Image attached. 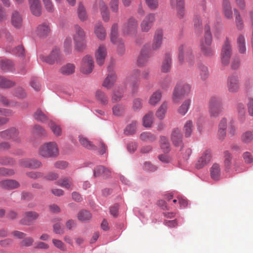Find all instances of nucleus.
I'll return each mask as SVG.
<instances>
[{"instance_id": "f257e3e1", "label": "nucleus", "mask_w": 253, "mask_h": 253, "mask_svg": "<svg viewBox=\"0 0 253 253\" xmlns=\"http://www.w3.org/2000/svg\"><path fill=\"white\" fill-rule=\"evenodd\" d=\"M38 153L43 158H54L59 155V150L56 142H49L43 144L40 147Z\"/></svg>"}, {"instance_id": "f03ea898", "label": "nucleus", "mask_w": 253, "mask_h": 253, "mask_svg": "<svg viewBox=\"0 0 253 253\" xmlns=\"http://www.w3.org/2000/svg\"><path fill=\"white\" fill-rule=\"evenodd\" d=\"M85 33L84 30L80 26L76 25L74 26V34L73 40L76 50L81 51L86 47Z\"/></svg>"}, {"instance_id": "7ed1b4c3", "label": "nucleus", "mask_w": 253, "mask_h": 253, "mask_svg": "<svg viewBox=\"0 0 253 253\" xmlns=\"http://www.w3.org/2000/svg\"><path fill=\"white\" fill-rule=\"evenodd\" d=\"M205 33L204 39L201 42V50L204 55L211 56L213 54L214 51L211 46L212 36L209 25L205 26Z\"/></svg>"}, {"instance_id": "20e7f679", "label": "nucleus", "mask_w": 253, "mask_h": 253, "mask_svg": "<svg viewBox=\"0 0 253 253\" xmlns=\"http://www.w3.org/2000/svg\"><path fill=\"white\" fill-rule=\"evenodd\" d=\"M178 59L180 64L185 60L191 65L194 61V56L192 48L187 45H181L178 49Z\"/></svg>"}, {"instance_id": "39448f33", "label": "nucleus", "mask_w": 253, "mask_h": 253, "mask_svg": "<svg viewBox=\"0 0 253 253\" xmlns=\"http://www.w3.org/2000/svg\"><path fill=\"white\" fill-rule=\"evenodd\" d=\"M223 110L222 99L217 96L211 97L209 103V113L212 118H217Z\"/></svg>"}, {"instance_id": "423d86ee", "label": "nucleus", "mask_w": 253, "mask_h": 253, "mask_svg": "<svg viewBox=\"0 0 253 253\" xmlns=\"http://www.w3.org/2000/svg\"><path fill=\"white\" fill-rule=\"evenodd\" d=\"M191 90V86L185 83L180 82L176 84L172 94V101L178 103L184 96L188 95Z\"/></svg>"}, {"instance_id": "0eeeda50", "label": "nucleus", "mask_w": 253, "mask_h": 253, "mask_svg": "<svg viewBox=\"0 0 253 253\" xmlns=\"http://www.w3.org/2000/svg\"><path fill=\"white\" fill-rule=\"evenodd\" d=\"M137 20L133 17H131L128 19L123 24L122 28V32L125 36L133 37L137 34Z\"/></svg>"}, {"instance_id": "6e6552de", "label": "nucleus", "mask_w": 253, "mask_h": 253, "mask_svg": "<svg viewBox=\"0 0 253 253\" xmlns=\"http://www.w3.org/2000/svg\"><path fill=\"white\" fill-rule=\"evenodd\" d=\"M140 75V70L134 69L126 78V84L131 88L133 92H135L138 88Z\"/></svg>"}, {"instance_id": "1a4fd4ad", "label": "nucleus", "mask_w": 253, "mask_h": 253, "mask_svg": "<svg viewBox=\"0 0 253 253\" xmlns=\"http://www.w3.org/2000/svg\"><path fill=\"white\" fill-rule=\"evenodd\" d=\"M231 53V43L227 39L222 46L221 52V61L222 65L226 66L229 64Z\"/></svg>"}, {"instance_id": "9d476101", "label": "nucleus", "mask_w": 253, "mask_h": 253, "mask_svg": "<svg viewBox=\"0 0 253 253\" xmlns=\"http://www.w3.org/2000/svg\"><path fill=\"white\" fill-rule=\"evenodd\" d=\"M0 136L3 138L11 139L16 143H19L21 141L19 131L15 127L0 132Z\"/></svg>"}, {"instance_id": "9b49d317", "label": "nucleus", "mask_w": 253, "mask_h": 253, "mask_svg": "<svg viewBox=\"0 0 253 253\" xmlns=\"http://www.w3.org/2000/svg\"><path fill=\"white\" fill-rule=\"evenodd\" d=\"M94 67V62L91 56H85L82 59L80 71L84 74H89Z\"/></svg>"}, {"instance_id": "f8f14e48", "label": "nucleus", "mask_w": 253, "mask_h": 253, "mask_svg": "<svg viewBox=\"0 0 253 253\" xmlns=\"http://www.w3.org/2000/svg\"><path fill=\"white\" fill-rule=\"evenodd\" d=\"M240 81L237 75L229 76L227 80V87L230 93H236L240 88Z\"/></svg>"}, {"instance_id": "ddd939ff", "label": "nucleus", "mask_w": 253, "mask_h": 253, "mask_svg": "<svg viewBox=\"0 0 253 253\" xmlns=\"http://www.w3.org/2000/svg\"><path fill=\"white\" fill-rule=\"evenodd\" d=\"M60 51L57 48H54L48 56L41 55L40 58L49 64H53L60 60Z\"/></svg>"}, {"instance_id": "4468645a", "label": "nucleus", "mask_w": 253, "mask_h": 253, "mask_svg": "<svg viewBox=\"0 0 253 253\" xmlns=\"http://www.w3.org/2000/svg\"><path fill=\"white\" fill-rule=\"evenodd\" d=\"M211 160V153L210 150H205L196 164V168L201 169L209 164Z\"/></svg>"}, {"instance_id": "2eb2a0df", "label": "nucleus", "mask_w": 253, "mask_h": 253, "mask_svg": "<svg viewBox=\"0 0 253 253\" xmlns=\"http://www.w3.org/2000/svg\"><path fill=\"white\" fill-rule=\"evenodd\" d=\"M155 20V15L152 13L147 15L140 24L142 32H148L153 26Z\"/></svg>"}, {"instance_id": "dca6fc26", "label": "nucleus", "mask_w": 253, "mask_h": 253, "mask_svg": "<svg viewBox=\"0 0 253 253\" xmlns=\"http://www.w3.org/2000/svg\"><path fill=\"white\" fill-rule=\"evenodd\" d=\"M106 55V47L104 45H100L95 53L96 61L98 65L101 66L104 64Z\"/></svg>"}, {"instance_id": "f3484780", "label": "nucleus", "mask_w": 253, "mask_h": 253, "mask_svg": "<svg viewBox=\"0 0 253 253\" xmlns=\"http://www.w3.org/2000/svg\"><path fill=\"white\" fill-rule=\"evenodd\" d=\"M171 6L175 8L177 15L179 18H182L185 13L184 0H170Z\"/></svg>"}, {"instance_id": "a211bd4d", "label": "nucleus", "mask_w": 253, "mask_h": 253, "mask_svg": "<svg viewBox=\"0 0 253 253\" xmlns=\"http://www.w3.org/2000/svg\"><path fill=\"white\" fill-rule=\"evenodd\" d=\"M163 31L162 29H158L154 35L152 48L153 50L159 49L163 43Z\"/></svg>"}, {"instance_id": "6ab92c4d", "label": "nucleus", "mask_w": 253, "mask_h": 253, "mask_svg": "<svg viewBox=\"0 0 253 253\" xmlns=\"http://www.w3.org/2000/svg\"><path fill=\"white\" fill-rule=\"evenodd\" d=\"M150 57V54L148 48L144 46L142 48L140 55L139 56L137 61V65L138 66H144L147 63Z\"/></svg>"}, {"instance_id": "aec40b11", "label": "nucleus", "mask_w": 253, "mask_h": 253, "mask_svg": "<svg viewBox=\"0 0 253 253\" xmlns=\"http://www.w3.org/2000/svg\"><path fill=\"white\" fill-rule=\"evenodd\" d=\"M95 6L99 7L102 16L103 20L107 22L109 20V12L106 3L102 0H99L96 2Z\"/></svg>"}, {"instance_id": "412c9836", "label": "nucleus", "mask_w": 253, "mask_h": 253, "mask_svg": "<svg viewBox=\"0 0 253 253\" xmlns=\"http://www.w3.org/2000/svg\"><path fill=\"white\" fill-rule=\"evenodd\" d=\"M94 33L96 37L101 41H104L106 37V30L101 22H97L95 24Z\"/></svg>"}, {"instance_id": "4be33fe9", "label": "nucleus", "mask_w": 253, "mask_h": 253, "mask_svg": "<svg viewBox=\"0 0 253 253\" xmlns=\"http://www.w3.org/2000/svg\"><path fill=\"white\" fill-rule=\"evenodd\" d=\"M39 217V214L35 211H28L25 213L24 217L21 220V224L30 225Z\"/></svg>"}, {"instance_id": "5701e85b", "label": "nucleus", "mask_w": 253, "mask_h": 253, "mask_svg": "<svg viewBox=\"0 0 253 253\" xmlns=\"http://www.w3.org/2000/svg\"><path fill=\"white\" fill-rule=\"evenodd\" d=\"M171 138L175 146L181 147L183 146L182 135L179 129L175 128L172 131Z\"/></svg>"}, {"instance_id": "b1692460", "label": "nucleus", "mask_w": 253, "mask_h": 253, "mask_svg": "<svg viewBox=\"0 0 253 253\" xmlns=\"http://www.w3.org/2000/svg\"><path fill=\"white\" fill-rule=\"evenodd\" d=\"M12 25L15 28H20L23 24V18L22 15L17 11L12 12L11 17Z\"/></svg>"}, {"instance_id": "393cba45", "label": "nucleus", "mask_w": 253, "mask_h": 253, "mask_svg": "<svg viewBox=\"0 0 253 253\" xmlns=\"http://www.w3.org/2000/svg\"><path fill=\"white\" fill-rule=\"evenodd\" d=\"M117 77L114 71H110L104 80L103 86L108 89L111 88L116 81Z\"/></svg>"}, {"instance_id": "a878e982", "label": "nucleus", "mask_w": 253, "mask_h": 253, "mask_svg": "<svg viewBox=\"0 0 253 253\" xmlns=\"http://www.w3.org/2000/svg\"><path fill=\"white\" fill-rule=\"evenodd\" d=\"M30 9L35 16H39L42 13V6L40 0H29Z\"/></svg>"}, {"instance_id": "bb28decb", "label": "nucleus", "mask_w": 253, "mask_h": 253, "mask_svg": "<svg viewBox=\"0 0 253 253\" xmlns=\"http://www.w3.org/2000/svg\"><path fill=\"white\" fill-rule=\"evenodd\" d=\"M76 67L73 63H67L62 66L59 69V73L64 76H69L75 72Z\"/></svg>"}, {"instance_id": "cd10ccee", "label": "nucleus", "mask_w": 253, "mask_h": 253, "mask_svg": "<svg viewBox=\"0 0 253 253\" xmlns=\"http://www.w3.org/2000/svg\"><path fill=\"white\" fill-rule=\"evenodd\" d=\"M57 184L65 189L72 190L74 187L73 180L71 177L61 178L56 182Z\"/></svg>"}, {"instance_id": "c85d7f7f", "label": "nucleus", "mask_w": 253, "mask_h": 253, "mask_svg": "<svg viewBox=\"0 0 253 253\" xmlns=\"http://www.w3.org/2000/svg\"><path fill=\"white\" fill-rule=\"evenodd\" d=\"M222 11L224 16L227 19H229L232 18L233 12L231 6V3L229 0H223Z\"/></svg>"}, {"instance_id": "c756f323", "label": "nucleus", "mask_w": 253, "mask_h": 253, "mask_svg": "<svg viewBox=\"0 0 253 253\" xmlns=\"http://www.w3.org/2000/svg\"><path fill=\"white\" fill-rule=\"evenodd\" d=\"M237 47L240 54H245L246 53V40L243 35H240L237 39Z\"/></svg>"}, {"instance_id": "7c9ffc66", "label": "nucleus", "mask_w": 253, "mask_h": 253, "mask_svg": "<svg viewBox=\"0 0 253 253\" xmlns=\"http://www.w3.org/2000/svg\"><path fill=\"white\" fill-rule=\"evenodd\" d=\"M211 176L212 179L218 180L221 174V168L218 164L214 163L210 169Z\"/></svg>"}, {"instance_id": "2f4dec72", "label": "nucleus", "mask_w": 253, "mask_h": 253, "mask_svg": "<svg viewBox=\"0 0 253 253\" xmlns=\"http://www.w3.org/2000/svg\"><path fill=\"white\" fill-rule=\"evenodd\" d=\"M171 64V55L169 53L165 54L164 60L163 62L161 70L163 72L167 73L170 71Z\"/></svg>"}, {"instance_id": "473e14b6", "label": "nucleus", "mask_w": 253, "mask_h": 253, "mask_svg": "<svg viewBox=\"0 0 253 253\" xmlns=\"http://www.w3.org/2000/svg\"><path fill=\"white\" fill-rule=\"evenodd\" d=\"M0 67L4 72L12 71L14 69L13 62L7 59H1L0 60Z\"/></svg>"}, {"instance_id": "72a5a7b5", "label": "nucleus", "mask_w": 253, "mask_h": 253, "mask_svg": "<svg viewBox=\"0 0 253 253\" xmlns=\"http://www.w3.org/2000/svg\"><path fill=\"white\" fill-rule=\"evenodd\" d=\"M18 183L14 180H5L0 182V186L7 189H12L18 187Z\"/></svg>"}, {"instance_id": "f704fd0d", "label": "nucleus", "mask_w": 253, "mask_h": 253, "mask_svg": "<svg viewBox=\"0 0 253 253\" xmlns=\"http://www.w3.org/2000/svg\"><path fill=\"white\" fill-rule=\"evenodd\" d=\"M50 32L49 26L46 24H42L40 25L37 30V34L40 37H44L47 36Z\"/></svg>"}, {"instance_id": "c9c22d12", "label": "nucleus", "mask_w": 253, "mask_h": 253, "mask_svg": "<svg viewBox=\"0 0 253 253\" xmlns=\"http://www.w3.org/2000/svg\"><path fill=\"white\" fill-rule=\"evenodd\" d=\"M191 100L190 99H185L181 106L178 108V113L182 116H184L188 112L191 105Z\"/></svg>"}, {"instance_id": "e433bc0d", "label": "nucleus", "mask_w": 253, "mask_h": 253, "mask_svg": "<svg viewBox=\"0 0 253 253\" xmlns=\"http://www.w3.org/2000/svg\"><path fill=\"white\" fill-rule=\"evenodd\" d=\"M168 108V103L164 102L156 112V117L160 120H163L165 117Z\"/></svg>"}, {"instance_id": "4c0bfd02", "label": "nucleus", "mask_w": 253, "mask_h": 253, "mask_svg": "<svg viewBox=\"0 0 253 253\" xmlns=\"http://www.w3.org/2000/svg\"><path fill=\"white\" fill-rule=\"evenodd\" d=\"M118 26L117 24H114L111 29L110 40L113 43H117V42L120 40L118 38Z\"/></svg>"}, {"instance_id": "58836bf2", "label": "nucleus", "mask_w": 253, "mask_h": 253, "mask_svg": "<svg viewBox=\"0 0 253 253\" xmlns=\"http://www.w3.org/2000/svg\"><path fill=\"white\" fill-rule=\"evenodd\" d=\"M97 170L102 171V176L105 178H107L110 176L111 171L109 169L103 166H99L96 167L94 169L93 174L94 177H97L98 174Z\"/></svg>"}, {"instance_id": "ea45409f", "label": "nucleus", "mask_w": 253, "mask_h": 253, "mask_svg": "<svg viewBox=\"0 0 253 253\" xmlns=\"http://www.w3.org/2000/svg\"><path fill=\"white\" fill-rule=\"evenodd\" d=\"M194 129V126L193 122L191 120H188L186 122L183 126V131L185 137H190Z\"/></svg>"}, {"instance_id": "a19ab883", "label": "nucleus", "mask_w": 253, "mask_h": 253, "mask_svg": "<svg viewBox=\"0 0 253 253\" xmlns=\"http://www.w3.org/2000/svg\"><path fill=\"white\" fill-rule=\"evenodd\" d=\"M162 93L160 90L154 92L150 97L149 103L151 105H156L160 101Z\"/></svg>"}, {"instance_id": "79ce46f5", "label": "nucleus", "mask_w": 253, "mask_h": 253, "mask_svg": "<svg viewBox=\"0 0 253 253\" xmlns=\"http://www.w3.org/2000/svg\"><path fill=\"white\" fill-rule=\"evenodd\" d=\"M48 126L55 135L57 136L61 135L62 129L60 126L58 125L54 122L50 121L48 123Z\"/></svg>"}, {"instance_id": "37998d69", "label": "nucleus", "mask_w": 253, "mask_h": 253, "mask_svg": "<svg viewBox=\"0 0 253 253\" xmlns=\"http://www.w3.org/2000/svg\"><path fill=\"white\" fill-rule=\"evenodd\" d=\"M78 16L82 21H84L87 20V15L85 9L84 5L80 3L78 5L77 9Z\"/></svg>"}, {"instance_id": "c03bdc74", "label": "nucleus", "mask_w": 253, "mask_h": 253, "mask_svg": "<svg viewBox=\"0 0 253 253\" xmlns=\"http://www.w3.org/2000/svg\"><path fill=\"white\" fill-rule=\"evenodd\" d=\"M153 113L149 112L143 118V125L145 127H150L153 123Z\"/></svg>"}, {"instance_id": "a18cd8bd", "label": "nucleus", "mask_w": 253, "mask_h": 253, "mask_svg": "<svg viewBox=\"0 0 253 253\" xmlns=\"http://www.w3.org/2000/svg\"><path fill=\"white\" fill-rule=\"evenodd\" d=\"M95 97L97 100L103 105L108 103V100L105 93L101 90H98L95 93Z\"/></svg>"}, {"instance_id": "49530a36", "label": "nucleus", "mask_w": 253, "mask_h": 253, "mask_svg": "<svg viewBox=\"0 0 253 253\" xmlns=\"http://www.w3.org/2000/svg\"><path fill=\"white\" fill-rule=\"evenodd\" d=\"M15 83L2 76H0V87L2 88H6L11 87L14 86Z\"/></svg>"}, {"instance_id": "de8ad7c7", "label": "nucleus", "mask_w": 253, "mask_h": 253, "mask_svg": "<svg viewBox=\"0 0 253 253\" xmlns=\"http://www.w3.org/2000/svg\"><path fill=\"white\" fill-rule=\"evenodd\" d=\"M235 15V23L237 28L239 30H242L244 27V23L240 13L237 9H234Z\"/></svg>"}, {"instance_id": "09e8293b", "label": "nucleus", "mask_w": 253, "mask_h": 253, "mask_svg": "<svg viewBox=\"0 0 253 253\" xmlns=\"http://www.w3.org/2000/svg\"><path fill=\"white\" fill-rule=\"evenodd\" d=\"M34 117L36 120L42 123H45L48 120L47 116L40 109L35 112Z\"/></svg>"}, {"instance_id": "8fccbe9b", "label": "nucleus", "mask_w": 253, "mask_h": 253, "mask_svg": "<svg viewBox=\"0 0 253 253\" xmlns=\"http://www.w3.org/2000/svg\"><path fill=\"white\" fill-rule=\"evenodd\" d=\"M0 102L5 106L15 107L19 105L18 102L9 100L5 96L2 94H0Z\"/></svg>"}, {"instance_id": "3c124183", "label": "nucleus", "mask_w": 253, "mask_h": 253, "mask_svg": "<svg viewBox=\"0 0 253 253\" xmlns=\"http://www.w3.org/2000/svg\"><path fill=\"white\" fill-rule=\"evenodd\" d=\"M140 138L144 141L153 142L156 139V136L149 132H142L140 136Z\"/></svg>"}, {"instance_id": "603ef678", "label": "nucleus", "mask_w": 253, "mask_h": 253, "mask_svg": "<svg viewBox=\"0 0 253 253\" xmlns=\"http://www.w3.org/2000/svg\"><path fill=\"white\" fill-rule=\"evenodd\" d=\"M91 218V215L90 213L86 210L81 211L78 214V219L82 221L89 220Z\"/></svg>"}, {"instance_id": "864d4df0", "label": "nucleus", "mask_w": 253, "mask_h": 253, "mask_svg": "<svg viewBox=\"0 0 253 253\" xmlns=\"http://www.w3.org/2000/svg\"><path fill=\"white\" fill-rule=\"evenodd\" d=\"M160 143L161 148L165 153H168L170 151L169 143L166 137H161Z\"/></svg>"}, {"instance_id": "5fc2aeb1", "label": "nucleus", "mask_w": 253, "mask_h": 253, "mask_svg": "<svg viewBox=\"0 0 253 253\" xmlns=\"http://www.w3.org/2000/svg\"><path fill=\"white\" fill-rule=\"evenodd\" d=\"M253 140V131H247L241 136V140L245 143H250Z\"/></svg>"}, {"instance_id": "6e6d98bb", "label": "nucleus", "mask_w": 253, "mask_h": 253, "mask_svg": "<svg viewBox=\"0 0 253 253\" xmlns=\"http://www.w3.org/2000/svg\"><path fill=\"white\" fill-rule=\"evenodd\" d=\"M136 125L137 122L135 121L132 122L127 125L125 129V134L130 135L134 133L136 129Z\"/></svg>"}, {"instance_id": "4d7b16f0", "label": "nucleus", "mask_w": 253, "mask_h": 253, "mask_svg": "<svg viewBox=\"0 0 253 253\" xmlns=\"http://www.w3.org/2000/svg\"><path fill=\"white\" fill-rule=\"evenodd\" d=\"M199 69L201 79L203 81L206 80L209 77L208 68L203 65H201L199 67Z\"/></svg>"}, {"instance_id": "13d9d810", "label": "nucleus", "mask_w": 253, "mask_h": 253, "mask_svg": "<svg viewBox=\"0 0 253 253\" xmlns=\"http://www.w3.org/2000/svg\"><path fill=\"white\" fill-rule=\"evenodd\" d=\"M79 141L82 146L87 149H93L94 148L91 142L88 141L86 138L83 136H79Z\"/></svg>"}, {"instance_id": "bf43d9fd", "label": "nucleus", "mask_w": 253, "mask_h": 253, "mask_svg": "<svg viewBox=\"0 0 253 253\" xmlns=\"http://www.w3.org/2000/svg\"><path fill=\"white\" fill-rule=\"evenodd\" d=\"M237 109L239 117L241 120H243L246 114V109L244 104L242 103H238L237 104Z\"/></svg>"}, {"instance_id": "052dcab7", "label": "nucleus", "mask_w": 253, "mask_h": 253, "mask_svg": "<svg viewBox=\"0 0 253 253\" xmlns=\"http://www.w3.org/2000/svg\"><path fill=\"white\" fill-rule=\"evenodd\" d=\"M112 111L113 113L115 116H120L124 113V108L122 105L117 104L113 107Z\"/></svg>"}, {"instance_id": "680f3d73", "label": "nucleus", "mask_w": 253, "mask_h": 253, "mask_svg": "<svg viewBox=\"0 0 253 253\" xmlns=\"http://www.w3.org/2000/svg\"><path fill=\"white\" fill-rule=\"evenodd\" d=\"M52 241L54 246L57 248L62 251H66V245L62 241L56 239H53Z\"/></svg>"}, {"instance_id": "e2e57ef3", "label": "nucleus", "mask_w": 253, "mask_h": 253, "mask_svg": "<svg viewBox=\"0 0 253 253\" xmlns=\"http://www.w3.org/2000/svg\"><path fill=\"white\" fill-rule=\"evenodd\" d=\"M224 165L226 168L229 169L230 167L231 164V159L232 157L230 153L226 151L224 152Z\"/></svg>"}, {"instance_id": "0e129e2a", "label": "nucleus", "mask_w": 253, "mask_h": 253, "mask_svg": "<svg viewBox=\"0 0 253 253\" xmlns=\"http://www.w3.org/2000/svg\"><path fill=\"white\" fill-rule=\"evenodd\" d=\"M72 40L71 38H67L64 43L65 50L67 53H70L72 50Z\"/></svg>"}, {"instance_id": "69168bd1", "label": "nucleus", "mask_w": 253, "mask_h": 253, "mask_svg": "<svg viewBox=\"0 0 253 253\" xmlns=\"http://www.w3.org/2000/svg\"><path fill=\"white\" fill-rule=\"evenodd\" d=\"M33 132L41 135L46 134L45 130L42 126L38 125H36L34 126Z\"/></svg>"}, {"instance_id": "338daca9", "label": "nucleus", "mask_w": 253, "mask_h": 253, "mask_svg": "<svg viewBox=\"0 0 253 253\" xmlns=\"http://www.w3.org/2000/svg\"><path fill=\"white\" fill-rule=\"evenodd\" d=\"M13 52L14 54L18 56L23 57L24 56V49L23 46L22 45H19L16 47L13 51Z\"/></svg>"}, {"instance_id": "774afa93", "label": "nucleus", "mask_w": 253, "mask_h": 253, "mask_svg": "<svg viewBox=\"0 0 253 253\" xmlns=\"http://www.w3.org/2000/svg\"><path fill=\"white\" fill-rule=\"evenodd\" d=\"M31 86L36 90L38 91L40 89L41 85L39 80L36 78H33L31 81Z\"/></svg>"}]
</instances>
